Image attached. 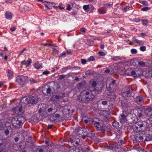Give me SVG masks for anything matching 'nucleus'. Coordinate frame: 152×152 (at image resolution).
I'll return each mask as SVG.
<instances>
[{
    "label": "nucleus",
    "instance_id": "nucleus-1",
    "mask_svg": "<svg viewBox=\"0 0 152 152\" xmlns=\"http://www.w3.org/2000/svg\"><path fill=\"white\" fill-rule=\"evenodd\" d=\"M80 100L85 103H91L95 99V96L91 92L84 91L80 94Z\"/></svg>",
    "mask_w": 152,
    "mask_h": 152
},
{
    "label": "nucleus",
    "instance_id": "nucleus-2",
    "mask_svg": "<svg viewBox=\"0 0 152 152\" xmlns=\"http://www.w3.org/2000/svg\"><path fill=\"white\" fill-rule=\"evenodd\" d=\"M148 126V123L145 121H139L132 126V129L134 132H143Z\"/></svg>",
    "mask_w": 152,
    "mask_h": 152
},
{
    "label": "nucleus",
    "instance_id": "nucleus-3",
    "mask_svg": "<svg viewBox=\"0 0 152 152\" xmlns=\"http://www.w3.org/2000/svg\"><path fill=\"white\" fill-rule=\"evenodd\" d=\"M25 121V118L23 116L15 117L12 120V123L13 127L18 129L21 128Z\"/></svg>",
    "mask_w": 152,
    "mask_h": 152
},
{
    "label": "nucleus",
    "instance_id": "nucleus-4",
    "mask_svg": "<svg viewBox=\"0 0 152 152\" xmlns=\"http://www.w3.org/2000/svg\"><path fill=\"white\" fill-rule=\"evenodd\" d=\"M121 95L125 99L129 100L133 98L134 94L130 88L125 87L122 90Z\"/></svg>",
    "mask_w": 152,
    "mask_h": 152
},
{
    "label": "nucleus",
    "instance_id": "nucleus-5",
    "mask_svg": "<svg viewBox=\"0 0 152 152\" xmlns=\"http://www.w3.org/2000/svg\"><path fill=\"white\" fill-rule=\"evenodd\" d=\"M117 86L116 81L112 79H110V83H107L106 85L108 91L113 92L116 91Z\"/></svg>",
    "mask_w": 152,
    "mask_h": 152
},
{
    "label": "nucleus",
    "instance_id": "nucleus-6",
    "mask_svg": "<svg viewBox=\"0 0 152 152\" xmlns=\"http://www.w3.org/2000/svg\"><path fill=\"white\" fill-rule=\"evenodd\" d=\"M92 123L96 127L97 130H100L103 132L105 130V125L104 124L103 121L99 120V122H96L93 120Z\"/></svg>",
    "mask_w": 152,
    "mask_h": 152
},
{
    "label": "nucleus",
    "instance_id": "nucleus-7",
    "mask_svg": "<svg viewBox=\"0 0 152 152\" xmlns=\"http://www.w3.org/2000/svg\"><path fill=\"white\" fill-rule=\"evenodd\" d=\"M28 79L27 76L23 75H19L16 77V81L22 87L23 86L26 84V80Z\"/></svg>",
    "mask_w": 152,
    "mask_h": 152
},
{
    "label": "nucleus",
    "instance_id": "nucleus-8",
    "mask_svg": "<svg viewBox=\"0 0 152 152\" xmlns=\"http://www.w3.org/2000/svg\"><path fill=\"white\" fill-rule=\"evenodd\" d=\"M133 113L132 116L133 118H137V116H138L139 118L142 117V115L144 114L143 113H142V110L140 109H135L132 110L130 114V115H132V113Z\"/></svg>",
    "mask_w": 152,
    "mask_h": 152
},
{
    "label": "nucleus",
    "instance_id": "nucleus-9",
    "mask_svg": "<svg viewBox=\"0 0 152 152\" xmlns=\"http://www.w3.org/2000/svg\"><path fill=\"white\" fill-rule=\"evenodd\" d=\"M38 112L41 115L43 116V115L45 113L46 110V105L45 104H39L38 106Z\"/></svg>",
    "mask_w": 152,
    "mask_h": 152
},
{
    "label": "nucleus",
    "instance_id": "nucleus-10",
    "mask_svg": "<svg viewBox=\"0 0 152 152\" xmlns=\"http://www.w3.org/2000/svg\"><path fill=\"white\" fill-rule=\"evenodd\" d=\"M143 133H140L135 134L132 136L134 141L140 142L143 141Z\"/></svg>",
    "mask_w": 152,
    "mask_h": 152
},
{
    "label": "nucleus",
    "instance_id": "nucleus-11",
    "mask_svg": "<svg viewBox=\"0 0 152 152\" xmlns=\"http://www.w3.org/2000/svg\"><path fill=\"white\" fill-rule=\"evenodd\" d=\"M142 113L145 115L150 116L152 115V108L148 107H145L142 109Z\"/></svg>",
    "mask_w": 152,
    "mask_h": 152
},
{
    "label": "nucleus",
    "instance_id": "nucleus-12",
    "mask_svg": "<svg viewBox=\"0 0 152 152\" xmlns=\"http://www.w3.org/2000/svg\"><path fill=\"white\" fill-rule=\"evenodd\" d=\"M128 115H129L130 114L127 113L125 111H123V113L119 116V120L120 122L121 123L126 122L127 121L126 117Z\"/></svg>",
    "mask_w": 152,
    "mask_h": 152
},
{
    "label": "nucleus",
    "instance_id": "nucleus-13",
    "mask_svg": "<svg viewBox=\"0 0 152 152\" xmlns=\"http://www.w3.org/2000/svg\"><path fill=\"white\" fill-rule=\"evenodd\" d=\"M29 100V104H35L39 99V98L37 96H30L28 97Z\"/></svg>",
    "mask_w": 152,
    "mask_h": 152
},
{
    "label": "nucleus",
    "instance_id": "nucleus-14",
    "mask_svg": "<svg viewBox=\"0 0 152 152\" xmlns=\"http://www.w3.org/2000/svg\"><path fill=\"white\" fill-rule=\"evenodd\" d=\"M60 117V115L59 114L54 113L53 115L49 118V119L54 122H57V120Z\"/></svg>",
    "mask_w": 152,
    "mask_h": 152
},
{
    "label": "nucleus",
    "instance_id": "nucleus-15",
    "mask_svg": "<svg viewBox=\"0 0 152 152\" xmlns=\"http://www.w3.org/2000/svg\"><path fill=\"white\" fill-rule=\"evenodd\" d=\"M65 94L63 93H59L58 95H53L50 98V100L52 101H55L57 99H58L64 97Z\"/></svg>",
    "mask_w": 152,
    "mask_h": 152
},
{
    "label": "nucleus",
    "instance_id": "nucleus-16",
    "mask_svg": "<svg viewBox=\"0 0 152 152\" xmlns=\"http://www.w3.org/2000/svg\"><path fill=\"white\" fill-rule=\"evenodd\" d=\"M109 91L107 94V98L111 100H114L116 98V95L115 93V92Z\"/></svg>",
    "mask_w": 152,
    "mask_h": 152
},
{
    "label": "nucleus",
    "instance_id": "nucleus-17",
    "mask_svg": "<svg viewBox=\"0 0 152 152\" xmlns=\"http://www.w3.org/2000/svg\"><path fill=\"white\" fill-rule=\"evenodd\" d=\"M7 145L4 142L0 143V152H6L8 149Z\"/></svg>",
    "mask_w": 152,
    "mask_h": 152
},
{
    "label": "nucleus",
    "instance_id": "nucleus-18",
    "mask_svg": "<svg viewBox=\"0 0 152 152\" xmlns=\"http://www.w3.org/2000/svg\"><path fill=\"white\" fill-rule=\"evenodd\" d=\"M28 104H29V99L27 97H24L21 100V104L22 106H25Z\"/></svg>",
    "mask_w": 152,
    "mask_h": 152
},
{
    "label": "nucleus",
    "instance_id": "nucleus-19",
    "mask_svg": "<svg viewBox=\"0 0 152 152\" xmlns=\"http://www.w3.org/2000/svg\"><path fill=\"white\" fill-rule=\"evenodd\" d=\"M15 112L16 115L19 116V115H23L24 112V111L22 107H17L15 110Z\"/></svg>",
    "mask_w": 152,
    "mask_h": 152
},
{
    "label": "nucleus",
    "instance_id": "nucleus-20",
    "mask_svg": "<svg viewBox=\"0 0 152 152\" xmlns=\"http://www.w3.org/2000/svg\"><path fill=\"white\" fill-rule=\"evenodd\" d=\"M134 77H137L142 75V70L140 69H134Z\"/></svg>",
    "mask_w": 152,
    "mask_h": 152
},
{
    "label": "nucleus",
    "instance_id": "nucleus-21",
    "mask_svg": "<svg viewBox=\"0 0 152 152\" xmlns=\"http://www.w3.org/2000/svg\"><path fill=\"white\" fill-rule=\"evenodd\" d=\"M47 110L48 112L49 113V114H52L53 113L56 111L55 107L51 105H49L47 107Z\"/></svg>",
    "mask_w": 152,
    "mask_h": 152
},
{
    "label": "nucleus",
    "instance_id": "nucleus-22",
    "mask_svg": "<svg viewBox=\"0 0 152 152\" xmlns=\"http://www.w3.org/2000/svg\"><path fill=\"white\" fill-rule=\"evenodd\" d=\"M46 91L47 95L49 96H51L53 93H55V89L52 87H50L48 88Z\"/></svg>",
    "mask_w": 152,
    "mask_h": 152
},
{
    "label": "nucleus",
    "instance_id": "nucleus-23",
    "mask_svg": "<svg viewBox=\"0 0 152 152\" xmlns=\"http://www.w3.org/2000/svg\"><path fill=\"white\" fill-rule=\"evenodd\" d=\"M143 141H149L152 139L151 135L148 134H143Z\"/></svg>",
    "mask_w": 152,
    "mask_h": 152
},
{
    "label": "nucleus",
    "instance_id": "nucleus-24",
    "mask_svg": "<svg viewBox=\"0 0 152 152\" xmlns=\"http://www.w3.org/2000/svg\"><path fill=\"white\" fill-rule=\"evenodd\" d=\"M135 99L136 102L138 104L141 103L143 101V99L142 96H137Z\"/></svg>",
    "mask_w": 152,
    "mask_h": 152
},
{
    "label": "nucleus",
    "instance_id": "nucleus-25",
    "mask_svg": "<svg viewBox=\"0 0 152 152\" xmlns=\"http://www.w3.org/2000/svg\"><path fill=\"white\" fill-rule=\"evenodd\" d=\"M86 86V82L83 81L79 83L77 86V88L79 90L81 89H83L85 88Z\"/></svg>",
    "mask_w": 152,
    "mask_h": 152
},
{
    "label": "nucleus",
    "instance_id": "nucleus-26",
    "mask_svg": "<svg viewBox=\"0 0 152 152\" xmlns=\"http://www.w3.org/2000/svg\"><path fill=\"white\" fill-rule=\"evenodd\" d=\"M125 73L126 75L134 76V69L131 68H129L126 70Z\"/></svg>",
    "mask_w": 152,
    "mask_h": 152
},
{
    "label": "nucleus",
    "instance_id": "nucleus-27",
    "mask_svg": "<svg viewBox=\"0 0 152 152\" xmlns=\"http://www.w3.org/2000/svg\"><path fill=\"white\" fill-rule=\"evenodd\" d=\"M6 128V125L3 121H0V130H4Z\"/></svg>",
    "mask_w": 152,
    "mask_h": 152
},
{
    "label": "nucleus",
    "instance_id": "nucleus-28",
    "mask_svg": "<svg viewBox=\"0 0 152 152\" xmlns=\"http://www.w3.org/2000/svg\"><path fill=\"white\" fill-rule=\"evenodd\" d=\"M31 60L30 58H29L27 61H24L21 62L22 65H25L27 66H28L31 64Z\"/></svg>",
    "mask_w": 152,
    "mask_h": 152
},
{
    "label": "nucleus",
    "instance_id": "nucleus-29",
    "mask_svg": "<svg viewBox=\"0 0 152 152\" xmlns=\"http://www.w3.org/2000/svg\"><path fill=\"white\" fill-rule=\"evenodd\" d=\"M5 18L8 19H11L12 17V15L11 12H7L5 14Z\"/></svg>",
    "mask_w": 152,
    "mask_h": 152
},
{
    "label": "nucleus",
    "instance_id": "nucleus-30",
    "mask_svg": "<svg viewBox=\"0 0 152 152\" xmlns=\"http://www.w3.org/2000/svg\"><path fill=\"white\" fill-rule=\"evenodd\" d=\"M72 68V67L68 66L67 67L63 68L60 70V72L61 73H63L66 72L68 69H70Z\"/></svg>",
    "mask_w": 152,
    "mask_h": 152
},
{
    "label": "nucleus",
    "instance_id": "nucleus-31",
    "mask_svg": "<svg viewBox=\"0 0 152 152\" xmlns=\"http://www.w3.org/2000/svg\"><path fill=\"white\" fill-rule=\"evenodd\" d=\"M96 86V83L95 81H93L92 83H91V86L93 88V89L92 90V91H97V89L95 87Z\"/></svg>",
    "mask_w": 152,
    "mask_h": 152
},
{
    "label": "nucleus",
    "instance_id": "nucleus-32",
    "mask_svg": "<svg viewBox=\"0 0 152 152\" xmlns=\"http://www.w3.org/2000/svg\"><path fill=\"white\" fill-rule=\"evenodd\" d=\"M83 121H84L86 124H89L90 123L89 119L86 117H84L83 118Z\"/></svg>",
    "mask_w": 152,
    "mask_h": 152
},
{
    "label": "nucleus",
    "instance_id": "nucleus-33",
    "mask_svg": "<svg viewBox=\"0 0 152 152\" xmlns=\"http://www.w3.org/2000/svg\"><path fill=\"white\" fill-rule=\"evenodd\" d=\"M132 41L134 42L137 43L139 45H141L142 44V42L140 41L139 40L136 39L135 37L132 38Z\"/></svg>",
    "mask_w": 152,
    "mask_h": 152
},
{
    "label": "nucleus",
    "instance_id": "nucleus-34",
    "mask_svg": "<svg viewBox=\"0 0 152 152\" xmlns=\"http://www.w3.org/2000/svg\"><path fill=\"white\" fill-rule=\"evenodd\" d=\"M121 106L123 108H128V104L126 102L122 101L121 102Z\"/></svg>",
    "mask_w": 152,
    "mask_h": 152
},
{
    "label": "nucleus",
    "instance_id": "nucleus-35",
    "mask_svg": "<svg viewBox=\"0 0 152 152\" xmlns=\"http://www.w3.org/2000/svg\"><path fill=\"white\" fill-rule=\"evenodd\" d=\"M139 65L142 66H147V64L146 62H144L142 61H140L138 62Z\"/></svg>",
    "mask_w": 152,
    "mask_h": 152
},
{
    "label": "nucleus",
    "instance_id": "nucleus-36",
    "mask_svg": "<svg viewBox=\"0 0 152 152\" xmlns=\"http://www.w3.org/2000/svg\"><path fill=\"white\" fill-rule=\"evenodd\" d=\"M42 64H39L38 62L35 63L34 64L35 68L37 69H39L41 67H42Z\"/></svg>",
    "mask_w": 152,
    "mask_h": 152
},
{
    "label": "nucleus",
    "instance_id": "nucleus-37",
    "mask_svg": "<svg viewBox=\"0 0 152 152\" xmlns=\"http://www.w3.org/2000/svg\"><path fill=\"white\" fill-rule=\"evenodd\" d=\"M7 72L8 73L7 76L9 78L11 77L13 75V72L11 70L8 69L7 70Z\"/></svg>",
    "mask_w": 152,
    "mask_h": 152
},
{
    "label": "nucleus",
    "instance_id": "nucleus-38",
    "mask_svg": "<svg viewBox=\"0 0 152 152\" xmlns=\"http://www.w3.org/2000/svg\"><path fill=\"white\" fill-rule=\"evenodd\" d=\"M112 125L114 128H116L117 129L119 126V123L117 121H114L113 122Z\"/></svg>",
    "mask_w": 152,
    "mask_h": 152
},
{
    "label": "nucleus",
    "instance_id": "nucleus-39",
    "mask_svg": "<svg viewBox=\"0 0 152 152\" xmlns=\"http://www.w3.org/2000/svg\"><path fill=\"white\" fill-rule=\"evenodd\" d=\"M28 81L31 85L33 84L34 83H36L37 82V81L34 80L32 78H31L28 80Z\"/></svg>",
    "mask_w": 152,
    "mask_h": 152
},
{
    "label": "nucleus",
    "instance_id": "nucleus-40",
    "mask_svg": "<svg viewBox=\"0 0 152 152\" xmlns=\"http://www.w3.org/2000/svg\"><path fill=\"white\" fill-rule=\"evenodd\" d=\"M101 103H102L103 105H105L106 104L108 105L107 102L106 100H101L99 102L98 104H100Z\"/></svg>",
    "mask_w": 152,
    "mask_h": 152
},
{
    "label": "nucleus",
    "instance_id": "nucleus-41",
    "mask_svg": "<svg viewBox=\"0 0 152 152\" xmlns=\"http://www.w3.org/2000/svg\"><path fill=\"white\" fill-rule=\"evenodd\" d=\"M79 140L75 139L74 140V142L73 143L72 145L74 146H77L79 144Z\"/></svg>",
    "mask_w": 152,
    "mask_h": 152
},
{
    "label": "nucleus",
    "instance_id": "nucleus-42",
    "mask_svg": "<svg viewBox=\"0 0 152 152\" xmlns=\"http://www.w3.org/2000/svg\"><path fill=\"white\" fill-rule=\"evenodd\" d=\"M105 72L107 73H108L109 74H113L114 73V71L111 69H107L105 70Z\"/></svg>",
    "mask_w": 152,
    "mask_h": 152
},
{
    "label": "nucleus",
    "instance_id": "nucleus-43",
    "mask_svg": "<svg viewBox=\"0 0 152 152\" xmlns=\"http://www.w3.org/2000/svg\"><path fill=\"white\" fill-rule=\"evenodd\" d=\"M118 144V142L114 144L115 145V148H122V146L120 144Z\"/></svg>",
    "mask_w": 152,
    "mask_h": 152
},
{
    "label": "nucleus",
    "instance_id": "nucleus-44",
    "mask_svg": "<svg viewBox=\"0 0 152 152\" xmlns=\"http://www.w3.org/2000/svg\"><path fill=\"white\" fill-rule=\"evenodd\" d=\"M113 4L112 3L111 4L107 3L106 4H105L104 5V7L105 8H109L112 6Z\"/></svg>",
    "mask_w": 152,
    "mask_h": 152
},
{
    "label": "nucleus",
    "instance_id": "nucleus-45",
    "mask_svg": "<svg viewBox=\"0 0 152 152\" xmlns=\"http://www.w3.org/2000/svg\"><path fill=\"white\" fill-rule=\"evenodd\" d=\"M70 110L69 109H68L67 108H64L63 110V111L64 113L65 112L66 113V114H68L70 113Z\"/></svg>",
    "mask_w": 152,
    "mask_h": 152
},
{
    "label": "nucleus",
    "instance_id": "nucleus-46",
    "mask_svg": "<svg viewBox=\"0 0 152 152\" xmlns=\"http://www.w3.org/2000/svg\"><path fill=\"white\" fill-rule=\"evenodd\" d=\"M108 147V148H109L112 150H113L116 148L115 145L114 144L112 145H110Z\"/></svg>",
    "mask_w": 152,
    "mask_h": 152
},
{
    "label": "nucleus",
    "instance_id": "nucleus-47",
    "mask_svg": "<svg viewBox=\"0 0 152 152\" xmlns=\"http://www.w3.org/2000/svg\"><path fill=\"white\" fill-rule=\"evenodd\" d=\"M27 141L30 143L32 145H34V142L31 140V137H29Z\"/></svg>",
    "mask_w": 152,
    "mask_h": 152
},
{
    "label": "nucleus",
    "instance_id": "nucleus-48",
    "mask_svg": "<svg viewBox=\"0 0 152 152\" xmlns=\"http://www.w3.org/2000/svg\"><path fill=\"white\" fill-rule=\"evenodd\" d=\"M77 130H78L77 132L80 135L83 133V130L82 128H79V129H77Z\"/></svg>",
    "mask_w": 152,
    "mask_h": 152
},
{
    "label": "nucleus",
    "instance_id": "nucleus-49",
    "mask_svg": "<svg viewBox=\"0 0 152 152\" xmlns=\"http://www.w3.org/2000/svg\"><path fill=\"white\" fill-rule=\"evenodd\" d=\"M56 89L58 92H61L62 90L61 88V86L59 85H58L56 88Z\"/></svg>",
    "mask_w": 152,
    "mask_h": 152
},
{
    "label": "nucleus",
    "instance_id": "nucleus-50",
    "mask_svg": "<svg viewBox=\"0 0 152 152\" xmlns=\"http://www.w3.org/2000/svg\"><path fill=\"white\" fill-rule=\"evenodd\" d=\"M141 21H142V24L144 25H147L148 23V22L147 20H142Z\"/></svg>",
    "mask_w": 152,
    "mask_h": 152
},
{
    "label": "nucleus",
    "instance_id": "nucleus-51",
    "mask_svg": "<svg viewBox=\"0 0 152 152\" xmlns=\"http://www.w3.org/2000/svg\"><path fill=\"white\" fill-rule=\"evenodd\" d=\"M147 64V66H152V60H148L146 62Z\"/></svg>",
    "mask_w": 152,
    "mask_h": 152
},
{
    "label": "nucleus",
    "instance_id": "nucleus-52",
    "mask_svg": "<svg viewBox=\"0 0 152 152\" xmlns=\"http://www.w3.org/2000/svg\"><path fill=\"white\" fill-rule=\"evenodd\" d=\"M129 6H126L122 8L123 10L125 12H126L128 10H129Z\"/></svg>",
    "mask_w": 152,
    "mask_h": 152
},
{
    "label": "nucleus",
    "instance_id": "nucleus-53",
    "mask_svg": "<svg viewBox=\"0 0 152 152\" xmlns=\"http://www.w3.org/2000/svg\"><path fill=\"white\" fill-rule=\"evenodd\" d=\"M66 75H59L58 77H59V80H61L64 79Z\"/></svg>",
    "mask_w": 152,
    "mask_h": 152
},
{
    "label": "nucleus",
    "instance_id": "nucleus-54",
    "mask_svg": "<svg viewBox=\"0 0 152 152\" xmlns=\"http://www.w3.org/2000/svg\"><path fill=\"white\" fill-rule=\"evenodd\" d=\"M118 144H120L121 145L123 146V145L125 143V141L123 140H121L120 141H118Z\"/></svg>",
    "mask_w": 152,
    "mask_h": 152
},
{
    "label": "nucleus",
    "instance_id": "nucleus-55",
    "mask_svg": "<svg viewBox=\"0 0 152 152\" xmlns=\"http://www.w3.org/2000/svg\"><path fill=\"white\" fill-rule=\"evenodd\" d=\"M148 75H147V74H146V76H147V77H149L152 76V74L151 71L148 70Z\"/></svg>",
    "mask_w": 152,
    "mask_h": 152
},
{
    "label": "nucleus",
    "instance_id": "nucleus-56",
    "mask_svg": "<svg viewBox=\"0 0 152 152\" xmlns=\"http://www.w3.org/2000/svg\"><path fill=\"white\" fill-rule=\"evenodd\" d=\"M150 9V8L148 7H143L141 9V10L142 11H146L149 10Z\"/></svg>",
    "mask_w": 152,
    "mask_h": 152
},
{
    "label": "nucleus",
    "instance_id": "nucleus-57",
    "mask_svg": "<svg viewBox=\"0 0 152 152\" xmlns=\"http://www.w3.org/2000/svg\"><path fill=\"white\" fill-rule=\"evenodd\" d=\"M107 108L108 110H110L112 109L113 108V104H112L109 103V105L108 104Z\"/></svg>",
    "mask_w": 152,
    "mask_h": 152
},
{
    "label": "nucleus",
    "instance_id": "nucleus-58",
    "mask_svg": "<svg viewBox=\"0 0 152 152\" xmlns=\"http://www.w3.org/2000/svg\"><path fill=\"white\" fill-rule=\"evenodd\" d=\"M88 60L89 61H93L95 60V58L94 56H91L88 58Z\"/></svg>",
    "mask_w": 152,
    "mask_h": 152
},
{
    "label": "nucleus",
    "instance_id": "nucleus-59",
    "mask_svg": "<svg viewBox=\"0 0 152 152\" xmlns=\"http://www.w3.org/2000/svg\"><path fill=\"white\" fill-rule=\"evenodd\" d=\"M98 11L99 14H104L106 12V11L105 10H99Z\"/></svg>",
    "mask_w": 152,
    "mask_h": 152
},
{
    "label": "nucleus",
    "instance_id": "nucleus-60",
    "mask_svg": "<svg viewBox=\"0 0 152 152\" xmlns=\"http://www.w3.org/2000/svg\"><path fill=\"white\" fill-rule=\"evenodd\" d=\"M98 54L100 56H104L105 55L104 53L103 52L99 51L98 52Z\"/></svg>",
    "mask_w": 152,
    "mask_h": 152
},
{
    "label": "nucleus",
    "instance_id": "nucleus-61",
    "mask_svg": "<svg viewBox=\"0 0 152 152\" xmlns=\"http://www.w3.org/2000/svg\"><path fill=\"white\" fill-rule=\"evenodd\" d=\"M83 9L85 10H87L89 8V5H84L83 6Z\"/></svg>",
    "mask_w": 152,
    "mask_h": 152
},
{
    "label": "nucleus",
    "instance_id": "nucleus-62",
    "mask_svg": "<svg viewBox=\"0 0 152 152\" xmlns=\"http://www.w3.org/2000/svg\"><path fill=\"white\" fill-rule=\"evenodd\" d=\"M140 50L141 51H145L146 50V48L145 46H141L140 48Z\"/></svg>",
    "mask_w": 152,
    "mask_h": 152
},
{
    "label": "nucleus",
    "instance_id": "nucleus-63",
    "mask_svg": "<svg viewBox=\"0 0 152 152\" xmlns=\"http://www.w3.org/2000/svg\"><path fill=\"white\" fill-rule=\"evenodd\" d=\"M71 8H72L71 7L70 5L69 4H68L67 6V8H66V10H67L69 11L71 10Z\"/></svg>",
    "mask_w": 152,
    "mask_h": 152
},
{
    "label": "nucleus",
    "instance_id": "nucleus-64",
    "mask_svg": "<svg viewBox=\"0 0 152 152\" xmlns=\"http://www.w3.org/2000/svg\"><path fill=\"white\" fill-rule=\"evenodd\" d=\"M131 52L132 54H136L137 53V50L134 49H132L131 50Z\"/></svg>",
    "mask_w": 152,
    "mask_h": 152
}]
</instances>
